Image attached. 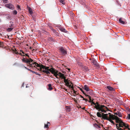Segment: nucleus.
Returning <instances> with one entry per match:
<instances>
[{"label":"nucleus","mask_w":130,"mask_h":130,"mask_svg":"<svg viewBox=\"0 0 130 130\" xmlns=\"http://www.w3.org/2000/svg\"><path fill=\"white\" fill-rule=\"evenodd\" d=\"M24 83H23L22 85V87H24Z\"/></svg>","instance_id":"a18cd8bd"},{"label":"nucleus","mask_w":130,"mask_h":130,"mask_svg":"<svg viewBox=\"0 0 130 130\" xmlns=\"http://www.w3.org/2000/svg\"><path fill=\"white\" fill-rule=\"evenodd\" d=\"M55 35L56 36H59V34L58 32H56L55 33Z\"/></svg>","instance_id":"473e14b6"},{"label":"nucleus","mask_w":130,"mask_h":130,"mask_svg":"<svg viewBox=\"0 0 130 130\" xmlns=\"http://www.w3.org/2000/svg\"><path fill=\"white\" fill-rule=\"evenodd\" d=\"M79 95L80 97H81V98H83H83H84V97L82 96L81 95Z\"/></svg>","instance_id":"37998d69"},{"label":"nucleus","mask_w":130,"mask_h":130,"mask_svg":"<svg viewBox=\"0 0 130 130\" xmlns=\"http://www.w3.org/2000/svg\"><path fill=\"white\" fill-rule=\"evenodd\" d=\"M107 118L108 119V120H106L109 121L113 124H115V123L112 120H115L117 124L119 123V126L120 127H121L120 125V123L121 122H123L121 119L118 117L117 116L115 115H113L110 113H108V115Z\"/></svg>","instance_id":"f257e3e1"},{"label":"nucleus","mask_w":130,"mask_h":130,"mask_svg":"<svg viewBox=\"0 0 130 130\" xmlns=\"http://www.w3.org/2000/svg\"><path fill=\"white\" fill-rule=\"evenodd\" d=\"M50 124V123L49 122H47V125L45 124L44 127L45 128H47L48 127V126L49 125V124Z\"/></svg>","instance_id":"cd10ccee"},{"label":"nucleus","mask_w":130,"mask_h":130,"mask_svg":"<svg viewBox=\"0 0 130 130\" xmlns=\"http://www.w3.org/2000/svg\"><path fill=\"white\" fill-rule=\"evenodd\" d=\"M61 54L63 55H65L67 54V51L66 49L62 47H60L59 48Z\"/></svg>","instance_id":"0eeeda50"},{"label":"nucleus","mask_w":130,"mask_h":130,"mask_svg":"<svg viewBox=\"0 0 130 130\" xmlns=\"http://www.w3.org/2000/svg\"><path fill=\"white\" fill-rule=\"evenodd\" d=\"M121 102H123L122 101H121Z\"/></svg>","instance_id":"5fc2aeb1"},{"label":"nucleus","mask_w":130,"mask_h":130,"mask_svg":"<svg viewBox=\"0 0 130 130\" xmlns=\"http://www.w3.org/2000/svg\"><path fill=\"white\" fill-rule=\"evenodd\" d=\"M72 90H73V92L75 94H76V92H77V91H75V90H74V88H73V89H71Z\"/></svg>","instance_id":"58836bf2"},{"label":"nucleus","mask_w":130,"mask_h":130,"mask_svg":"<svg viewBox=\"0 0 130 130\" xmlns=\"http://www.w3.org/2000/svg\"><path fill=\"white\" fill-rule=\"evenodd\" d=\"M88 96L89 99V100L88 101L89 102L91 103L92 102V100L91 99V97L90 96L88 95V96Z\"/></svg>","instance_id":"c756f323"},{"label":"nucleus","mask_w":130,"mask_h":130,"mask_svg":"<svg viewBox=\"0 0 130 130\" xmlns=\"http://www.w3.org/2000/svg\"><path fill=\"white\" fill-rule=\"evenodd\" d=\"M22 60L23 62L26 63H29V64L30 65V66L31 67L34 66L35 67L36 66L37 67H39L40 65L37 63L35 62L34 63H32L31 64L30 63L31 62H33V60L31 59H30L29 60L26 59H25L24 58L22 59Z\"/></svg>","instance_id":"7ed1b4c3"},{"label":"nucleus","mask_w":130,"mask_h":130,"mask_svg":"<svg viewBox=\"0 0 130 130\" xmlns=\"http://www.w3.org/2000/svg\"><path fill=\"white\" fill-rule=\"evenodd\" d=\"M59 72H58L57 71H56V72L55 71L54 73L53 74H54V75L57 78L59 79V77L58 76H59Z\"/></svg>","instance_id":"ddd939ff"},{"label":"nucleus","mask_w":130,"mask_h":130,"mask_svg":"<svg viewBox=\"0 0 130 130\" xmlns=\"http://www.w3.org/2000/svg\"><path fill=\"white\" fill-rule=\"evenodd\" d=\"M107 88L110 91H114V89L112 87H111L110 86H107Z\"/></svg>","instance_id":"412c9836"},{"label":"nucleus","mask_w":130,"mask_h":130,"mask_svg":"<svg viewBox=\"0 0 130 130\" xmlns=\"http://www.w3.org/2000/svg\"><path fill=\"white\" fill-rule=\"evenodd\" d=\"M22 56H27L28 57H29V55L27 54H25V55H21Z\"/></svg>","instance_id":"ea45409f"},{"label":"nucleus","mask_w":130,"mask_h":130,"mask_svg":"<svg viewBox=\"0 0 130 130\" xmlns=\"http://www.w3.org/2000/svg\"><path fill=\"white\" fill-rule=\"evenodd\" d=\"M17 9H18V10H21V9L20 8V6H19V5H18L17 6Z\"/></svg>","instance_id":"4c0bfd02"},{"label":"nucleus","mask_w":130,"mask_h":130,"mask_svg":"<svg viewBox=\"0 0 130 130\" xmlns=\"http://www.w3.org/2000/svg\"><path fill=\"white\" fill-rule=\"evenodd\" d=\"M67 70H68V71H70V69L68 68H67Z\"/></svg>","instance_id":"49530a36"},{"label":"nucleus","mask_w":130,"mask_h":130,"mask_svg":"<svg viewBox=\"0 0 130 130\" xmlns=\"http://www.w3.org/2000/svg\"><path fill=\"white\" fill-rule=\"evenodd\" d=\"M28 10L30 14L32 15L33 14V12L31 9L30 7L28 8Z\"/></svg>","instance_id":"a211bd4d"},{"label":"nucleus","mask_w":130,"mask_h":130,"mask_svg":"<svg viewBox=\"0 0 130 130\" xmlns=\"http://www.w3.org/2000/svg\"><path fill=\"white\" fill-rule=\"evenodd\" d=\"M92 63L94 65L96 66V67H99V65L97 61L94 59L92 60Z\"/></svg>","instance_id":"f8f14e48"},{"label":"nucleus","mask_w":130,"mask_h":130,"mask_svg":"<svg viewBox=\"0 0 130 130\" xmlns=\"http://www.w3.org/2000/svg\"><path fill=\"white\" fill-rule=\"evenodd\" d=\"M32 17L33 18V20L35 21H36V18L35 17L34 15H32Z\"/></svg>","instance_id":"7c9ffc66"},{"label":"nucleus","mask_w":130,"mask_h":130,"mask_svg":"<svg viewBox=\"0 0 130 130\" xmlns=\"http://www.w3.org/2000/svg\"><path fill=\"white\" fill-rule=\"evenodd\" d=\"M91 103L92 104L94 105L95 106V108L99 111L106 113L107 111H109L107 107L104 105H100L98 102L95 103L92 101Z\"/></svg>","instance_id":"f03ea898"},{"label":"nucleus","mask_w":130,"mask_h":130,"mask_svg":"<svg viewBox=\"0 0 130 130\" xmlns=\"http://www.w3.org/2000/svg\"><path fill=\"white\" fill-rule=\"evenodd\" d=\"M79 89L84 94L85 96H88V95L86 94L85 93L84 91L83 90L82 88H81L79 87Z\"/></svg>","instance_id":"393cba45"},{"label":"nucleus","mask_w":130,"mask_h":130,"mask_svg":"<svg viewBox=\"0 0 130 130\" xmlns=\"http://www.w3.org/2000/svg\"><path fill=\"white\" fill-rule=\"evenodd\" d=\"M23 67H24L25 68V69H27V70H28V71L30 70V69H28V68H27V67H25L24 66V65H23Z\"/></svg>","instance_id":"79ce46f5"},{"label":"nucleus","mask_w":130,"mask_h":130,"mask_svg":"<svg viewBox=\"0 0 130 130\" xmlns=\"http://www.w3.org/2000/svg\"><path fill=\"white\" fill-rule=\"evenodd\" d=\"M14 24H10L9 25V27H12L14 25Z\"/></svg>","instance_id":"c9c22d12"},{"label":"nucleus","mask_w":130,"mask_h":130,"mask_svg":"<svg viewBox=\"0 0 130 130\" xmlns=\"http://www.w3.org/2000/svg\"><path fill=\"white\" fill-rule=\"evenodd\" d=\"M116 127L117 128V129L119 130H123L124 129H122V128H120L121 127H120L119 126V123L117 124H116Z\"/></svg>","instance_id":"6ab92c4d"},{"label":"nucleus","mask_w":130,"mask_h":130,"mask_svg":"<svg viewBox=\"0 0 130 130\" xmlns=\"http://www.w3.org/2000/svg\"><path fill=\"white\" fill-rule=\"evenodd\" d=\"M29 71H31V72H32H32H34V71H32V70H29Z\"/></svg>","instance_id":"09e8293b"},{"label":"nucleus","mask_w":130,"mask_h":130,"mask_svg":"<svg viewBox=\"0 0 130 130\" xmlns=\"http://www.w3.org/2000/svg\"><path fill=\"white\" fill-rule=\"evenodd\" d=\"M59 79L61 78V79H63L64 80L66 78V77L64 75L60 72H59Z\"/></svg>","instance_id":"9b49d317"},{"label":"nucleus","mask_w":130,"mask_h":130,"mask_svg":"<svg viewBox=\"0 0 130 130\" xmlns=\"http://www.w3.org/2000/svg\"><path fill=\"white\" fill-rule=\"evenodd\" d=\"M59 29L60 31L63 32H67V31L64 28H60Z\"/></svg>","instance_id":"5701e85b"},{"label":"nucleus","mask_w":130,"mask_h":130,"mask_svg":"<svg viewBox=\"0 0 130 130\" xmlns=\"http://www.w3.org/2000/svg\"><path fill=\"white\" fill-rule=\"evenodd\" d=\"M64 82L66 84V85L69 88L71 89H73V86L72 85V83L68 79L66 78L64 80Z\"/></svg>","instance_id":"39448f33"},{"label":"nucleus","mask_w":130,"mask_h":130,"mask_svg":"<svg viewBox=\"0 0 130 130\" xmlns=\"http://www.w3.org/2000/svg\"><path fill=\"white\" fill-rule=\"evenodd\" d=\"M5 6L7 8L11 10L14 9V6L10 3L6 4Z\"/></svg>","instance_id":"1a4fd4ad"},{"label":"nucleus","mask_w":130,"mask_h":130,"mask_svg":"<svg viewBox=\"0 0 130 130\" xmlns=\"http://www.w3.org/2000/svg\"><path fill=\"white\" fill-rule=\"evenodd\" d=\"M93 126L95 127L96 128H101L100 125L96 123H94L93 124Z\"/></svg>","instance_id":"4be33fe9"},{"label":"nucleus","mask_w":130,"mask_h":130,"mask_svg":"<svg viewBox=\"0 0 130 130\" xmlns=\"http://www.w3.org/2000/svg\"><path fill=\"white\" fill-rule=\"evenodd\" d=\"M102 112H98L96 113L97 116L101 118L102 119L108 120L107 117L108 116V114H104L102 113Z\"/></svg>","instance_id":"20e7f679"},{"label":"nucleus","mask_w":130,"mask_h":130,"mask_svg":"<svg viewBox=\"0 0 130 130\" xmlns=\"http://www.w3.org/2000/svg\"><path fill=\"white\" fill-rule=\"evenodd\" d=\"M83 100H85L86 101V102H87L88 101V100L87 99L83 98Z\"/></svg>","instance_id":"a19ab883"},{"label":"nucleus","mask_w":130,"mask_h":130,"mask_svg":"<svg viewBox=\"0 0 130 130\" xmlns=\"http://www.w3.org/2000/svg\"><path fill=\"white\" fill-rule=\"evenodd\" d=\"M21 51L22 52V53H23V54H24V52L23 51Z\"/></svg>","instance_id":"de8ad7c7"},{"label":"nucleus","mask_w":130,"mask_h":130,"mask_svg":"<svg viewBox=\"0 0 130 130\" xmlns=\"http://www.w3.org/2000/svg\"><path fill=\"white\" fill-rule=\"evenodd\" d=\"M49 71L50 72H51L52 74L54 73L55 72L54 69L53 68H52L50 69L49 68Z\"/></svg>","instance_id":"2eb2a0df"},{"label":"nucleus","mask_w":130,"mask_h":130,"mask_svg":"<svg viewBox=\"0 0 130 130\" xmlns=\"http://www.w3.org/2000/svg\"><path fill=\"white\" fill-rule=\"evenodd\" d=\"M126 118L130 120V114H128V116H127Z\"/></svg>","instance_id":"72a5a7b5"},{"label":"nucleus","mask_w":130,"mask_h":130,"mask_svg":"<svg viewBox=\"0 0 130 130\" xmlns=\"http://www.w3.org/2000/svg\"><path fill=\"white\" fill-rule=\"evenodd\" d=\"M85 107H84L83 108V109H85Z\"/></svg>","instance_id":"603ef678"},{"label":"nucleus","mask_w":130,"mask_h":130,"mask_svg":"<svg viewBox=\"0 0 130 130\" xmlns=\"http://www.w3.org/2000/svg\"><path fill=\"white\" fill-rule=\"evenodd\" d=\"M87 93L91 95H92L93 94V92L92 90L90 89L89 91H87Z\"/></svg>","instance_id":"aec40b11"},{"label":"nucleus","mask_w":130,"mask_h":130,"mask_svg":"<svg viewBox=\"0 0 130 130\" xmlns=\"http://www.w3.org/2000/svg\"><path fill=\"white\" fill-rule=\"evenodd\" d=\"M17 12L16 10H14L13 11V14L14 15H16L17 14Z\"/></svg>","instance_id":"bb28decb"},{"label":"nucleus","mask_w":130,"mask_h":130,"mask_svg":"<svg viewBox=\"0 0 130 130\" xmlns=\"http://www.w3.org/2000/svg\"><path fill=\"white\" fill-rule=\"evenodd\" d=\"M32 73H35V74H36L37 75H38L39 76H40V75H41L40 74L37 73V72H35V71L33 72H32Z\"/></svg>","instance_id":"2f4dec72"},{"label":"nucleus","mask_w":130,"mask_h":130,"mask_svg":"<svg viewBox=\"0 0 130 130\" xmlns=\"http://www.w3.org/2000/svg\"><path fill=\"white\" fill-rule=\"evenodd\" d=\"M120 127H122L124 129H127L128 130H130V128L129 127V126L127 123L123 122H120Z\"/></svg>","instance_id":"6e6552de"},{"label":"nucleus","mask_w":130,"mask_h":130,"mask_svg":"<svg viewBox=\"0 0 130 130\" xmlns=\"http://www.w3.org/2000/svg\"><path fill=\"white\" fill-rule=\"evenodd\" d=\"M114 114L118 116L119 117H121L122 115L121 113L120 112H115Z\"/></svg>","instance_id":"f3484780"},{"label":"nucleus","mask_w":130,"mask_h":130,"mask_svg":"<svg viewBox=\"0 0 130 130\" xmlns=\"http://www.w3.org/2000/svg\"><path fill=\"white\" fill-rule=\"evenodd\" d=\"M13 29V28L10 27L8 28L7 29V30L8 32L11 31Z\"/></svg>","instance_id":"a878e982"},{"label":"nucleus","mask_w":130,"mask_h":130,"mask_svg":"<svg viewBox=\"0 0 130 130\" xmlns=\"http://www.w3.org/2000/svg\"><path fill=\"white\" fill-rule=\"evenodd\" d=\"M49 67H46L43 65H42V68L43 69H41V71L42 72L46 73L47 74H50V72L49 71Z\"/></svg>","instance_id":"423d86ee"},{"label":"nucleus","mask_w":130,"mask_h":130,"mask_svg":"<svg viewBox=\"0 0 130 130\" xmlns=\"http://www.w3.org/2000/svg\"><path fill=\"white\" fill-rule=\"evenodd\" d=\"M3 2L4 3H6L7 2V1L8 0H2Z\"/></svg>","instance_id":"f704fd0d"},{"label":"nucleus","mask_w":130,"mask_h":130,"mask_svg":"<svg viewBox=\"0 0 130 130\" xmlns=\"http://www.w3.org/2000/svg\"><path fill=\"white\" fill-rule=\"evenodd\" d=\"M84 89L87 92L89 91V90L90 89L89 88L88 86L86 85H85L84 86Z\"/></svg>","instance_id":"dca6fc26"},{"label":"nucleus","mask_w":130,"mask_h":130,"mask_svg":"<svg viewBox=\"0 0 130 130\" xmlns=\"http://www.w3.org/2000/svg\"><path fill=\"white\" fill-rule=\"evenodd\" d=\"M52 30L53 32L55 33L56 32V30L53 28H52Z\"/></svg>","instance_id":"e433bc0d"},{"label":"nucleus","mask_w":130,"mask_h":130,"mask_svg":"<svg viewBox=\"0 0 130 130\" xmlns=\"http://www.w3.org/2000/svg\"><path fill=\"white\" fill-rule=\"evenodd\" d=\"M10 24H13V22L12 21H10Z\"/></svg>","instance_id":"c03bdc74"},{"label":"nucleus","mask_w":130,"mask_h":130,"mask_svg":"<svg viewBox=\"0 0 130 130\" xmlns=\"http://www.w3.org/2000/svg\"><path fill=\"white\" fill-rule=\"evenodd\" d=\"M60 25H58V26H57V27H60Z\"/></svg>","instance_id":"8fccbe9b"},{"label":"nucleus","mask_w":130,"mask_h":130,"mask_svg":"<svg viewBox=\"0 0 130 130\" xmlns=\"http://www.w3.org/2000/svg\"><path fill=\"white\" fill-rule=\"evenodd\" d=\"M119 23L123 24H126L125 22V21L123 20V19L122 18H120L119 20Z\"/></svg>","instance_id":"4468645a"},{"label":"nucleus","mask_w":130,"mask_h":130,"mask_svg":"<svg viewBox=\"0 0 130 130\" xmlns=\"http://www.w3.org/2000/svg\"><path fill=\"white\" fill-rule=\"evenodd\" d=\"M47 40L49 42L53 43V44H54L56 42L55 40L51 37H48Z\"/></svg>","instance_id":"9d476101"},{"label":"nucleus","mask_w":130,"mask_h":130,"mask_svg":"<svg viewBox=\"0 0 130 130\" xmlns=\"http://www.w3.org/2000/svg\"><path fill=\"white\" fill-rule=\"evenodd\" d=\"M27 86H26V88H27Z\"/></svg>","instance_id":"864d4df0"},{"label":"nucleus","mask_w":130,"mask_h":130,"mask_svg":"<svg viewBox=\"0 0 130 130\" xmlns=\"http://www.w3.org/2000/svg\"><path fill=\"white\" fill-rule=\"evenodd\" d=\"M60 2L63 5L65 4V3L64 1V0H60Z\"/></svg>","instance_id":"c85d7f7f"},{"label":"nucleus","mask_w":130,"mask_h":130,"mask_svg":"<svg viewBox=\"0 0 130 130\" xmlns=\"http://www.w3.org/2000/svg\"><path fill=\"white\" fill-rule=\"evenodd\" d=\"M48 90H51L53 88L52 87V85L51 84H49L48 85Z\"/></svg>","instance_id":"b1692460"},{"label":"nucleus","mask_w":130,"mask_h":130,"mask_svg":"<svg viewBox=\"0 0 130 130\" xmlns=\"http://www.w3.org/2000/svg\"><path fill=\"white\" fill-rule=\"evenodd\" d=\"M62 72L63 73H66V72H65V71H62Z\"/></svg>","instance_id":"3c124183"}]
</instances>
